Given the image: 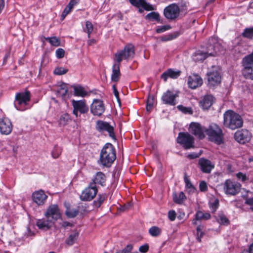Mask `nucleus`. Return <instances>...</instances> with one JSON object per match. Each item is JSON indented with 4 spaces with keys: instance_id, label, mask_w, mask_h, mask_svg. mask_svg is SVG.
Instances as JSON below:
<instances>
[{
    "instance_id": "f257e3e1",
    "label": "nucleus",
    "mask_w": 253,
    "mask_h": 253,
    "mask_svg": "<svg viewBox=\"0 0 253 253\" xmlns=\"http://www.w3.org/2000/svg\"><path fill=\"white\" fill-rule=\"evenodd\" d=\"M215 39L212 38L210 45L206 51L198 50L192 56V59L195 62L203 61L209 56H216L221 52V47L219 43L215 42Z\"/></svg>"
},
{
    "instance_id": "f03ea898",
    "label": "nucleus",
    "mask_w": 253,
    "mask_h": 253,
    "mask_svg": "<svg viewBox=\"0 0 253 253\" xmlns=\"http://www.w3.org/2000/svg\"><path fill=\"white\" fill-rule=\"evenodd\" d=\"M116 158L115 149L111 143H106L102 148L99 161L100 164L105 167H110Z\"/></svg>"
},
{
    "instance_id": "7ed1b4c3",
    "label": "nucleus",
    "mask_w": 253,
    "mask_h": 253,
    "mask_svg": "<svg viewBox=\"0 0 253 253\" xmlns=\"http://www.w3.org/2000/svg\"><path fill=\"white\" fill-rule=\"evenodd\" d=\"M243 121L241 116L233 111H227L224 114V126L231 129L234 130L241 127Z\"/></svg>"
},
{
    "instance_id": "20e7f679",
    "label": "nucleus",
    "mask_w": 253,
    "mask_h": 253,
    "mask_svg": "<svg viewBox=\"0 0 253 253\" xmlns=\"http://www.w3.org/2000/svg\"><path fill=\"white\" fill-rule=\"evenodd\" d=\"M187 10L186 2H185L183 5H181L180 8L176 4L172 3L165 8L164 14L167 19L173 20L178 17L180 11L181 12H184L185 14Z\"/></svg>"
},
{
    "instance_id": "39448f33",
    "label": "nucleus",
    "mask_w": 253,
    "mask_h": 253,
    "mask_svg": "<svg viewBox=\"0 0 253 253\" xmlns=\"http://www.w3.org/2000/svg\"><path fill=\"white\" fill-rule=\"evenodd\" d=\"M30 98V92L29 91L17 93L14 103L15 107L21 111L30 108L31 106L29 105Z\"/></svg>"
},
{
    "instance_id": "423d86ee",
    "label": "nucleus",
    "mask_w": 253,
    "mask_h": 253,
    "mask_svg": "<svg viewBox=\"0 0 253 253\" xmlns=\"http://www.w3.org/2000/svg\"><path fill=\"white\" fill-rule=\"evenodd\" d=\"M206 133L209 140L219 145L223 143V133L221 129L216 124H212L205 128Z\"/></svg>"
},
{
    "instance_id": "0eeeda50",
    "label": "nucleus",
    "mask_w": 253,
    "mask_h": 253,
    "mask_svg": "<svg viewBox=\"0 0 253 253\" xmlns=\"http://www.w3.org/2000/svg\"><path fill=\"white\" fill-rule=\"evenodd\" d=\"M242 65L243 76L246 79L253 80V52L243 58Z\"/></svg>"
},
{
    "instance_id": "6e6552de",
    "label": "nucleus",
    "mask_w": 253,
    "mask_h": 253,
    "mask_svg": "<svg viewBox=\"0 0 253 253\" xmlns=\"http://www.w3.org/2000/svg\"><path fill=\"white\" fill-rule=\"evenodd\" d=\"M134 46L129 44L126 45L123 50L117 51L114 57V61L120 63L123 60H129L132 59L134 55Z\"/></svg>"
},
{
    "instance_id": "1a4fd4ad",
    "label": "nucleus",
    "mask_w": 253,
    "mask_h": 253,
    "mask_svg": "<svg viewBox=\"0 0 253 253\" xmlns=\"http://www.w3.org/2000/svg\"><path fill=\"white\" fill-rule=\"evenodd\" d=\"M208 84L213 86L219 84L221 82L220 70L217 66H212L207 73Z\"/></svg>"
},
{
    "instance_id": "9d476101",
    "label": "nucleus",
    "mask_w": 253,
    "mask_h": 253,
    "mask_svg": "<svg viewBox=\"0 0 253 253\" xmlns=\"http://www.w3.org/2000/svg\"><path fill=\"white\" fill-rule=\"evenodd\" d=\"M177 142L186 150L194 147V138L188 132L179 133Z\"/></svg>"
},
{
    "instance_id": "9b49d317",
    "label": "nucleus",
    "mask_w": 253,
    "mask_h": 253,
    "mask_svg": "<svg viewBox=\"0 0 253 253\" xmlns=\"http://www.w3.org/2000/svg\"><path fill=\"white\" fill-rule=\"evenodd\" d=\"M205 128L198 123L192 122L189 124L188 130L199 139H202L205 137Z\"/></svg>"
},
{
    "instance_id": "f8f14e48",
    "label": "nucleus",
    "mask_w": 253,
    "mask_h": 253,
    "mask_svg": "<svg viewBox=\"0 0 253 253\" xmlns=\"http://www.w3.org/2000/svg\"><path fill=\"white\" fill-rule=\"evenodd\" d=\"M241 186L238 182L228 179L224 182V190L226 194L234 195L239 192Z\"/></svg>"
},
{
    "instance_id": "ddd939ff",
    "label": "nucleus",
    "mask_w": 253,
    "mask_h": 253,
    "mask_svg": "<svg viewBox=\"0 0 253 253\" xmlns=\"http://www.w3.org/2000/svg\"><path fill=\"white\" fill-rule=\"evenodd\" d=\"M178 96V91L168 90L166 92L163 93L162 96V100L165 104L174 106L177 103L176 98Z\"/></svg>"
},
{
    "instance_id": "4468645a",
    "label": "nucleus",
    "mask_w": 253,
    "mask_h": 253,
    "mask_svg": "<svg viewBox=\"0 0 253 253\" xmlns=\"http://www.w3.org/2000/svg\"><path fill=\"white\" fill-rule=\"evenodd\" d=\"M95 128L98 131L100 132L107 131L110 137L115 138L114 127L108 123L101 120L97 121L96 123Z\"/></svg>"
},
{
    "instance_id": "2eb2a0df",
    "label": "nucleus",
    "mask_w": 253,
    "mask_h": 253,
    "mask_svg": "<svg viewBox=\"0 0 253 253\" xmlns=\"http://www.w3.org/2000/svg\"><path fill=\"white\" fill-rule=\"evenodd\" d=\"M61 213L57 205H51L48 207L44 216L49 218L53 222L61 217Z\"/></svg>"
},
{
    "instance_id": "dca6fc26",
    "label": "nucleus",
    "mask_w": 253,
    "mask_h": 253,
    "mask_svg": "<svg viewBox=\"0 0 253 253\" xmlns=\"http://www.w3.org/2000/svg\"><path fill=\"white\" fill-rule=\"evenodd\" d=\"M97 188L94 183H90L89 186L83 191L81 199L83 201H90L96 195Z\"/></svg>"
},
{
    "instance_id": "f3484780",
    "label": "nucleus",
    "mask_w": 253,
    "mask_h": 253,
    "mask_svg": "<svg viewBox=\"0 0 253 253\" xmlns=\"http://www.w3.org/2000/svg\"><path fill=\"white\" fill-rule=\"evenodd\" d=\"M72 104L73 106V114L76 116H78V112L81 114L86 113L88 110V108L86 105L84 100H72Z\"/></svg>"
},
{
    "instance_id": "a211bd4d",
    "label": "nucleus",
    "mask_w": 253,
    "mask_h": 253,
    "mask_svg": "<svg viewBox=\"0 0 253 253\" xmlns=\"http://www.w3.org/2000/svg\"><path fill=\"white\" fill-rule=\"evenodd\" d=\"M55 90L58 96L61 97L64 99L70 97L67 84L63 82H58L55 86Z\"/></svg>"
},
{
    "instance_id": "6ab92c4d",
    "label": "nucleus",
    "mask_w": 253,
    "mask_h": 253,
    "mask_svg": "<svg viewBox=\"0 0 253 253\" xmlns=\"http://www.w3.org/2000/svg\"><path fill=\"white\" fill-rule=\"evenodd\" d=\"M90 111L94 115H101L105 111L103 101L99 99H94L91 105Z\"/></svg>"
},
{
    "instance_id": "aec40b11",
    "label": "nucleus",
    "mask_w": 253,
    "mask_h": 253,
    "mask_svg": "<svg viewBox=\"0 0 253 253\" xmlns=\"http://www.w3.org/2000/svg\"><path fill=\"white\" fill-rule=\"evenodd\" d=\"M234 138L238 142L244 144L250 140L251 133L247 129H242L235 133Z\"/></svg>"
},
{
    "instance_id": "412c9836",
    "label": "nucleus",
    "mask_w": 253,
    "mask_h": 253,
    "mask_svg": "<svg viewBox=\"0 0 253 253\" xmlns=\"http://www.w3.org/2000/svg\"><path fill=\"white\" fill-rule=\"evenodd\" d=\"M12 130V125L11 121L7 118L0 119V133L2 134L8 135Z\"/></svg>"
},
{
    "instance_id": "4be33fe9",
    "label": "nucleus",
    "mask_w": 253,
    "mask_h": 253,
    "mask_svg": "<svg viewBox=\"0 0 253 253\" xmlns=\"http://www.w3.org/2000/svg\"><path fill=\"white\" fill-rule=\"evenodd\" d=\"M47 198V196L42 190L35 191L32 194L33 201L39 206L43 205Z\"/></svg>"
},
{
    "instance_id": "5701e85b",
    "label": "nucleus",
    "mask_w": 253,
    "mask_h": 253,
    "mask_svg": "<svg viewBox=\"0 0 253 253\" xmlns=\"http://www.w3.org/2000/svg\"><path fill=\"white\" fill-rule=\"evenodd\" d=\"M187 83L190 88L195 89L202 84L203 80L198 74H193L189 76Z\"/></svg>"
},
{
    "instance_id": "b1692460",
    "label": "nucleus",
    "mask_w": 253,
    "mask_h": 253,
    "mask_svg": "<svg viewBox=\"0 0 253 253\" xmlns=\"http://www.w3.org/2000/svg\"><path fill=\"white\" fill-rule=\"evenodd\" d=\"M199 164L202 171L205 173H210L214 168V165L210 161L204 158H201L199 160Z\"/></svg>"
},
{
    "instance_id": "393cba45",
    "label": "nucleus",
    "mask_w": 253,
    "mask_h": 253,
    "mask_svg": "<svg viewBox=\"0 0 253 253\" xmlns=\"http://www.w3.org/2000/svg\"><path fill=\"white\" fill-rule=\"evenodd\" d=\"M53 223L49 218L45 216L44 218L38 219L36 225L40 229L47 230L52 226Z\"/></svg>"
},
{
    "instance_id": "a878e982",
    "label": "nucleus",
    "mask_w": 253,
    "mask_h": 253,
    "mask_svg": "<svg viewBox=\"0 0 253 253\" xmlns=\"http://www.w3.org/2000/svg\"><path fill=\"white\" fill-rule=\"evenodd\" d=\"M180 75V72L179 71H175L172 69H169L165 72L161 76V78L164 80L165 82L167 81L169 77L172 79H176Z\"/></svg>"
},
{
    "instance_id": "bb28decb",
    "label": "nucleus",
    "mask_w": 253,
    "mask_h": 253,
    "mask_svg": "<svg viewBox=\"0 0 253 253\" xmlns=\"http://www.w3.org/2000/svg\"><path fill=\"white\" fill-rule=\"evenodd\" d=\"M120 64L118 62L114 63L112 67V73L111 75V80L113 82H117L119 80L120 77Z\"/></svg>"
},
{
    "instance_id": "cd10ccee",
    "label": "nucleus",
    "mask_w": 253,
    "mask_h": 253,
    "mask_svg": "<svg viewBox=\"0 0 253 253\" xmlns=\"http://www.w3.org/2000/svg\"><path fill=\"white\" fill-rule=\"evenodd\" d=\"M213 101V96L211 95H205L203 100L200 101V105L204 109H207L212 105Z\"/></svg>"
},
{
    "instance_id": "c85d7f7f",
    "label": "nucleus",
    "mask_w": 253,
    "mask_h": 253,
    "mask_svg": "<svg viewBox=\"0 0 253 253\" xmlns=\"http://www.w3.org/2000/svg\"><path fill=\"white\" fill-rule=\"evenodd\" d=\"M92 181V182L91 183H94V185L95 186L96 184L104 186L106 181L105 175L102 172H98Z\"/></svg>"
},
{
    "instance_id": "c756f323",
    "label": "nucleus",
    "mask_w": 253,
    "mask_h": 253,
    "mask_svg": "<svg viewBox=\"0 0 253 253\" xmlns=\"http://www.w3.org/2000/svg\"><path fill=\"white\" fill-rule=\"evenodd\" d=\"M66 210L65 211L66 215L70 218L75 217L79 213L78 208L71 207L69 204L65 203Z\"/></svg>"
},
{
    "instance_id": "7c9ffc66",
    "label": "nucleus",
    "mask_w": 253,
    "mask_h": 253,
    "mask_svg": "<svg viewBox=\"0 0 253 253\" xmlns=\"http://www.w3.org/2000/svg\"><path fill=\"white\" fill-rule=\"evenodd\" d=\"M73 88L75 96L84 97L88 95V92L85 88L80 85H74Z\"/></svg>"
},
{
    "instance_id": "2f4dec72",
    "label": "nucleus",
    "mask_w": 253,
    "mask_h": 253,
    "mask_svg": "<svg viewBox=\"0 0 253 253\" xmlns=\"http://www.w3.org/2000/svg\"><path fill=\"white\" fill-rule=\"evenodd\" d=\"M185 199L186 196L183 192H180L178 194L176 193L173 194V201L176 204H180Z\"/></svg>"
},
{
    "instance_id": "473e14b6",
    "label": "nucleus",
    "mask_w": 253,
    "mask_h": 253,
    "mask_svg": "<svg viewBox=\"0 0 253 253\" xmlns=\"http://www.w3.org/2000/svg\"><path fill=\"white\" fill-rule=\"evenodd\" d=\"M79 236V233L77 232L72 233L69 237L66 240V243L70 246L74 244L77 240Z\"/></svg>"
},
{
    "instance_id": "72a5a7b5",
    "label": "nucleus",
    "mask_w": 253,
    "mask_h": 253,
    "mask_svg": "<svg viewBox=\"0 0 253 253\" xmlns=\"http://www.w3.org/2000/svg\"><path fill=\"white\" fill-rule=\"evenodd\" d=\"M216 220L220 224L227 225L229 223V220L222 213H220L218 214Z\"/></svg>"
},
{
    "instance_id": "f704fd0d",
    "label": "nucleus",
    "mask_w": 253,
    "mask_h": 253,
    "mask_svg": "<svg viewBox=\"0 0 253 253\" xmlns=\"http://www.w3.org/2000/svg\"><path fill=\"white\" fill-rule=\"evenodd\" d=\"M196 220H207L211 218V215L210 213L207 212L204 213L201 211H198L196 214Z\"/></svg>"
},
{
    "instance_id": "c9c22d12",
    "label": "nucleus",
    "mask_w": 253,
    "mask_h": 253,
    "mask_svg": "<svg viewBox=\"0 0 253 253\" xmlns=\"http://www.w3.org/2000/svg\"><path fill=\"white\" fill-rule=\"evenodd\" d=\"M149 234L153 237H157L161 233V229L157 226H153L149 229Z\"/></svg>"
},
{
    "instance_id": "e433bc0d",
    "label": "nucleus",
    "mask_w": 253,
    "mask_h": 253,
    "mask_svg": "<svg viewBox=\"0 0 253 253\" xmlns=\"http://www.w3.org/2000/svg\"><path fill=\"white\" fill-rule=\"evenodd\" d=\"M155 103V98L152 95H149L146 104V110L150 111Z\"/></svg>"
},
{
    "instance_id": "4c0bfd02",
    "label": "nucleus",
    "mask_w": 253,
    "mask_h": 253,
    "mask_svg": "<svg viewBox=\"0 0 253 253\" xmlns=\"http://www.w3.org/2000/svg\"><path fill=\"white\" fill-rule=\"evenodd\" d=\"M45 40L53 46H59L60 44V41L59 39L55 37L51 38H46Z\"/></svg>"
},
{
    "instance_id": "58836bf2",
    "label": "nucleus",
    "mask_w": 253,
    "mask_h": 253,
    "mask_svg": "<svg viewBox=\"0 0 253 253\" xmlns=\"http://www.w3.org/2000/svg\"><path fill=\"white\" fill-rule=\"evenodd\" d=\"M93 29V26L91 22L87 21L85 23V29H84V31L87 33L88 38H90V35L92 33Z\"/></svg>"
},
{
    "instance_id": "ea45409f",
    "label": "nucleus",
    "mask_w": 253,
    "mask_h": 253,
    "mask_svg": "<svg viewBox=\"0 0 253 253\" xmlns=\"http://www.w3.org/2000/svg\"><path fill=\"white\" fill-rule=\"evenodd\" d=\"M219 206V201L217 199H214L213 201L210 202V208L212 212H214Z\"/></svg>"
},
{
    "instance_id": "a19ab883",
    "label": "nucleus",
    "mask_w": 253,
    "mask_h": 253,
    "mask_svg": "<svg viewBox=\"0 0 253 253\" xmlns=\"http://www.w3.org/2000/svg\"><path fill=\"white\" fill-rule=\"evenodd\" d=\"M68 71V70L67 69L61 67H58L54 69L53 73L56 75H62L65 74Z\"/></svg>"
},
{
    "instance_id": "79ce46f5",
    "label": "nucleus",
    "mask_w": 253,
    "mask_h": 253,
    "mask_svg": "<svg viewBox=\"0 0 253 253\" xmlns=\"http://www.w3.org/2000/svg\"><path fill=\"white\" fill-rule=\"evenodd\" d=\"M177 109L184 114H192L193 111L190 107H186L182 105H178L177 107Z\"/></svg>"
},
{
    "instance_id": "37998d69",
    "label": "nucleus",
    "mask_w": 253,
    "mask_h": 253,
    "mask_svg": "<svg viewBox=\"0 0 253 253\" xmlns=\"http://www.w3.org/2000/svg\"><path fill=\"white\" fill-rule=\"evenodd\" d=\"M61 153V149L60 147L55 146L52 151L51 154L53 158H57Z\"/></svg>"
},
{
    "instance_id": "c03bdc74",
    "label": "nucleus",
    "mask_w": 253,
    "mask_h": 253,
    "mask_svg": "<svg viewBox=\"0 0 253 253\" xmlns=\"http://www.w3.org/2000/svg\"><path fill=\"white\" fill-rule=\"evenodd\" d=\"M244 37L248 38H252L253 37V27L246 28L243 33Z\"/></svg>"
},
{
    "instance_id": "a18cd8bd",
    "label": "nucleus",
    "mask_w": 253,
    "mask_h": 253,
    "mask_svg": "<svg viewBox=\"0 0 253 253\" xmlns=\"http://www.w3.org/2000/svg\"><path fill=\"white\" fill-rule=\"evenodd\" d=\"M145 10L147 11L154 10L156 9V6L147 3L145 0H144L142 6Z\"/></svg>"
},
{
    "instance_id": "49530a36",
    "label": "nucleus",
    "mask_w": 253,
    "mask_h": 253,
    "mask_svg": "<svg viewBox=\"0 0 253 253\" xmlns=\"http://www.w3.org/2000/svg\"><path fill=\"white\" fill-rule=\"evenodd\" d=\"M69 120V116L67 114H64L60 117L59 120V124L60 126H65L68 123Z\"/></svg>"
},
{
    "instance_id": "de8ad7c7",
    "label": "nucleus",
    "mask_w": 253,
    "mask_h": 253,
    "mask_svg": "<svg viewBox=\"0 0 253 253\" xmlns=\"http://www.w3.org/2000/svg\"><path fill=\"white\" fill-rule=\"evenodd\" d=\"M146 18L149 20H158L159 19V14L157 12H152L148 13L146 16Z\"/></svg>"
},
{
    "instance_id": "09e8293b",
    "label": "nucleus",
    "mask_w": 253,
    "mask_h": 253,
    "mask_svg": "<svg viewBox=\"0 0 253 253\" xmlns=\"http://www.w3.org/2000/svg\"><path fill=\"white\" fill-rule=\"evenodd\" d=\"M73 8H71L70 6L68 5L65 7L64 10H63L61 16V19L62 20H64V18L66 17V16L69 14L72 10Z\"/></svg>"
},
{
    "instance_id": "8fccbe9b",
    "label": "nucleus",
    "mask_w": 253,
    "mask_h": 253,
    "mask_svg": "<svg viewBox=\"0 0 253 253\" xmlns=\"http://www.w3.org/2000/svg\"><path fill=\"white\" fill-rule=\"evenodd\" d=\"M171 28V27L169 25H164V26H159L157 29L156 32L158 33H161L165 31H166L168 30H169Z\"/></svg>"
},
{
    "instance_id": "3c124183",
    "label": "nucleus",
    "mask_w": 253,
    "mask_h": 253,
    "mask_svg": "<svg viewBox=\"0 0 253 253\" xmlns=\"http://www.w3.org/2000/svg\"><path fill=\"white\" fill-rule=\"evenodd\" d=\"M130 3L133 6L139 8L142 6L144 0H129Z\"/></svg>"
},
{
    "instance_id": "603ef678",
    "label": "nucleus",
    "mask_w": 253,
    "mask_h": 253,
    "mask_svg": "<svg viewBox=\"0 0 253 253\" xmlns=\"http://www.w3.org/2000/svg\"><path fill=\"white\" fill-rule=\"evenodd\" d=\"M130 3L133 6L139 8L142 6L144 0H129Z\"/></svg>"
},
{
    "instance_id": "864d4df0",
    "label": "nucleus",
    "mask_w": 253,
    "mask_h": 253,
    "mask_svg": "<svg viewBox=\"0 0 253 253\" xmlns=\"http://www.w3.org/2000/svg\"><path fill=\"white\" fill-rule=\"evenodd\" d=\"M105 199V196L104 195H99V197L96 201H94L95 206L99 207L100 206L101 204L103 203Z\"/></svg>"
},
{
    "instance_id": "5fc2aeb1",
    "label": "nucleus",
    "mask_w": 253,
    "mask_h": 253,
    "mask_svg": "<svg viewBox=\"0 0 253 253\" xmlns=\"http://www.w3.org/2000/svg\"><path fill=\"white\" fill-rule=\"evenodd\" d=\"M55 53L57 58L60 59L64 56L65 51L62 48H58L56 50Z\"/></svg>"
},
{
    "instance_id": "6e6d98bb",
    "label": "nucleus",
    "mask_w": 253,
    "mask_h": 253,
    "mask_svg": "<svg viewBox=\"0 0 253 253\" xmlns=\"http://www.w3.org/2000/svg\"><path fill=\"white\" fill-rule=\"evenodd\" d=\"M236 176L239 180H241L243 182H245L248 179L246 174H244L241 172L237 173L236 174Z\"/></svg>"
},
{
    "instance_id": "4d7b16f0",
    "label": "nucleus",
    "mask_w": 253,
    "mask_h": 253,
    "mask_svg": "<svg viewBox=\"0 0 253 253\" xmlns=\"http://www.w3.org/2000/svg\"><path fill=\"white\" fill-rule=\"evenodd\" d=\"M202 226H199L197 227V240L199 242L201 241V238L204 235V233L202 231Z\"/></svg>"
},
{
    "instance_id": "13d9d810",
    "label": "nucleus",
    "mask_w": 253,
    "mask_h": 253,
    "mask_svg": "<svg viewBox=\"0 0 253 253\" xmlns=\"http://www.w3.org/2000/svg\"><path fill=\"white\" fill-rule=\"evenodd\" d=\"M168 217L170 220L174 221L176 217L175 211L173 210L169 211L168 213Z\"/></svg>"
},
{
    "instance_id": "bf43d9fd",
    "label": "nucleus",
    "mask_w": 253,
    "mask_h": 253,
    "mask_svg": "<svg viewBox=\"0 0 253 253\" xmlns=\"http://www.w3.org/2000/svg\"><path fill=\"white\" fill-rule=\"evenodd\" d=\"M132 246L131 245H127L126 248L122 251H119L116 253H129L132 250Z\"/></svg>"
},
{
    "instance_id": "052dcab7",
    "label": "nucleus",
    "mask_w": 253,
    "mask_h": 253,
    "mask_svg": "<svg viewBox=\"0 0 253 253\" xmlns=\"http://www.w3.org/2000/svg\"><path fill=\"white\" fill-rule=\"evenodd\" d=\"M199 188L201 191H206L207 189V183L205 181H202L199 184Z\"/></svg>"
},
{
    "instance_id": "680f3d73",
    "label": "nucleus",
    "mask_w": 253,
    "mask_h": 253,
    "mask_svg": "<svg viewBox=\"0 0 253 253\" xmlns=\"http://www.w3.org/2000/svg\"><path fill=\"white\" fill-rule=\"evenodd\" d=\"M184 182L185 183L186 189L194 186L190 181L189 179L186 177V176H184Z\"/></svg>"
},
{
    "instance_id": "e2e57ef3",
    "label": "nucleus",
    "mask_w": 253,
    "mask_h": 253,
    "mask_svg": "<svg viewBox=\"0 0 253 253\" xmlns=\"http://www.w3.org/2000/svg\"><path fill=\"white\" fill-rule=\"evenodd\" d=\"M246 204L251 206V209L253 211V198L246 199Z\"/></svg>"
},
{
    "instance_id": "0e129e2a",
    "label": "nucleus",
    "mask_w": 253,
    "mask_h": 253,
    "mask_svg": "<svg viewBox=\"0 0 253 253\" xmlns=\"http://www.w3.org/2000/svg\"><path fill=\"white\" fill-rule=\"evenodd\" d=\"M79 2V0H71L68 5L73 9L74 6L76 5Z\"/></svg>"
},
{
    "instance_id": "69168bd1",
    "label": "nucleus",
    "mask_w": 253,
    "mask_h": 253,
    "mask_svg": "<svg viewBox=\"0 0 253 253\" xmlns=\"http://www.w3.org/2000/svg\"><path fill=\"white\" fill-rule=\"evenodd\" d=\"M148 250V246L147 245L141 246L139 247V251L142 253H145Z\"/></svg>"
},
{
    "instance_id": "338daca9",
    "label": "nucleus",
    "mask_w": 253,
    "mask_h": 253,
    "mask_svg": "<svg viewBox=\"0 0 253 253\" xmlns=\"http://www.w3.org/2000/svg\"><path fill=\"white\" fill-rule=\"evenodd\" d=\"M199 156H200V154L193 153L189 154L187 157H188V158H189L190 159H195V158H197L199 157Z\"/></svg>"
},
{
    "instance_id": "774afa93",
    "label": "nucleus",
    "mask_w": 253,
    "mask_h": 253,
    "mask_svg": "<svg viewBox=\"0 0 253 253\" xmlns=\"http://www.w3.org/2000/svg\"><path fill=\"white\" fill-rule=\"evenodd\" d=\"M131 206V204L130 203H129L127 205H124L123 207H122L120 208V210L123 211H125L126 210L128 209Z\"/></svg>"
}]
</instances>
